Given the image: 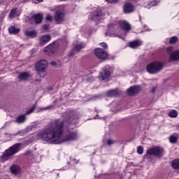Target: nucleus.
Returning a JSON list of instances; mask_svg holds the SVG:
<instances>
[{"instance_id":"obj_1","label":"nucleus","mask_w":179,"mask_h":179,"mask_svg":"<svg viewBox=\"0 0 179 179\" xmlns=\"http://www.w3.org/2000/svg\"><path fill=\"white\" fill-rule=\"evenodd\" d=\"M64 121L61 120H53L45 129L34 133L33 138L24 141V145L31 143L34 139H41L50 145H59L64 142H72L79 139L80 135L76 131H69L64 136Z\"/></svg>"},{"instance_id":"obj_2","label":"nucleus","mask_w":179,"mask_h":179,"mask_svg":"<svg viewBox=\"0 0 179 179\" xmlns=\"http://www.w3.org/2000/svg\"><path fill=\"white\" fill-rule=\"evenodd\" d=\"M20 146H22V143H16L6 150L3 155H0V163L8 162V160L10 159L11 156L16 155V153L20 150Z\"/></svg>"},{"instance_id":"obj_3","label":"nucleus","mask_w":179,"mask_h":179,"mask_svg":"<svg viewBox=\"0 0 179 179\" xmlns=\"http://www.w3.org/2000/svg\"><path fill=\"white\" fill-rule=\"evenodd\" d=\"M163 152H164V150L162 147H155L148 149L146 155H145V158L149 159L152 155L160 157V156H163Z\"/></svg>"},{"instance_id":"obj_4","label":"nucleus","mask_w":179,"mask_h":179,"mask_svg":"<svg viewBox=\"0 0 179 179\" xmlns=\"http://www.w3.org/2000/svg\"><path fill=\"white\" fill-rule=\"evenodd\" d=\"M163 69V64L162 62H155L147 66V71L149 73H157Z\"/></svg>"},{"instance_id":"obj_5","label":"nucleus","mask_w":179,"mask_h":179,"mask_svg":"<svg viewBox=\"0 0 179 179\" xmlns=\"http://www.w3.org/2000/svg\"><path fill=\"white\" fill-rule=\"evenodd\" d=\"M48 66V62L47 60H41L35 66L36 69L38 72H45Z\"/></svg>"},{"instance_id":"obj_6","label":"nucleus","mask_w":179,"mask_h":179,"mask_svg":"<svg viewBox=\"0 0 179 179\" xmlns=\"http://www.w3.org/2000/svg\"><path fill=\"white\" fill-rule=\"evenodd\" d=\"M110 66H106L103 69V71L99 73V80H106L110 78Z\"/></svg>"},{"instance_id":"obj_7","label":"nucleus","mask_w":179,"mask_h":179,"mask_svg":"<svg viewBox=\"0 0 179 179\" xmlns=\"http://www.w3.org/2000/svg\"><path fill=\"white\" fill-rule=\"evenodd\" d=\"M35 108H36V106H33L29 110H27V112L25 115H22L18 116L15 120L17 124H23V122H25L27 118V117H26V115H29V114H31V113H33L34 111Z\"/></svg>"},{"instance_id":"obj_8","label":"nucleus","mask_w":179,"mask_h":179,"mask_svg":"<svg viewBox=\"0 0 179 179\" xmlns=\"http://www.w3.org/2000/svg\"><path fill=\"white\" fill-rule=\"evenodd\" d=\"M54 17L56 23L59 24L65 20V12L64 10H57L55 12Z\"/></svg>"},{"instance_id":"obj_9","label":"nucleus","mask_w":179,"mask_h":179,"mask_svg":"<svg viewBox=\"0 0 179 179\" xmlns=\"http://www.w3.org/2000/svg\"><path fill=\"white\" fill-rule=\"evenodd\" d=\"M104 17V13L101 9H97L94 12L93 16L92 17V20L94 22H100Z\"/></svg>"},{"instance_id":"obj_10","label":"nucleus","mask_w":179,"mask_h":179,"mask_svg":"<svg viewBox=\"0 0 179 179\" xmlns=\"http://www.w3.org/2000/svg\"><path fill=\"white\" fill-rule=\"evenodd\" d=\"M95 55L99 59H107V57H108L107 52L101 48L95 49Z\"/></svg>"},{"instance_id":"obj_11","label":"nucleus","mask_w":179,"mask_h":179,"mask_svg":"<svg viewBox=\"0 0 179 179\" xmlns=\"http://www.w3.org/2000/svg\"><path fill=\"white\" fill-rule=\"evenodd\" d=\"M10 173L13 176H19L22 174V168L19 165L13 164L10 167Z\"/></svg>"},{"instance_id":"obj_12","label":"nucleus","mask_w":179,"mask_h":179,"mask_svg":"<svg viewBox=\"0 0 179 179\" xmlns=\"http://www.w3.org/2000/svg\"><path fill=\"white\" fill-rule=\"evenodd\" d=\"M141 92V86H132L127 90V94L129 96H134V94H138Z\"/></svg>"},{"instance_id":"obj_13","label":"nucleus","mask_w":179,"mask_h":179,"mask_svg":"<svg viewBox=\"0 0 179 179\" xmlns=\"http://www.w3.org/2000/svg\"><path fill=\"white\" fill-rule=\"evenodd\" d=\"M55 48H57V45H55V43H53L45 48L44 51L48 55H51V54H54Z\"/></svg>"},{"instance_id":"obj_14","label":"nucleus","mask_w":179,"mask_h":179,"mask_svg":"<svg viewBox=\"0 0 179 179\" xmlns=\"http://www.w3.org/2000/svg\"><path fill=\"white\" fill-rule=\"evenodd\" d=\"M86 44L85 43H81L75 45L74 49L72 50L71 52L69 55V57H72L75 55V53L80 51L83 48H85Z\"/></svg>"},{"instance_id":"obj_15","label":"nucleus","mask_w":179,"mask_h":179,"mask_svg":"<svg viewBox=\"0 0 179 179\" xmlns=\"http://www.w3.org/2000/svg\"><path fill=\"white\" fill-rule=\"evenodd\" d=\"M135 10V7L131 3H127L123 7V12L124 13H132Z\"/></svg>"},{"instance_id":"obj_16","label":"nucleus","mask_w":179,"mask_h":179,"mask_svg":"<svg viewBox=\"0 0 179 179\" xmlns=\"http://www.w3.org/2000/svg\"><path fill=\"white\" fill-rule=\"evenodd\" d=\"M50 41H51V36L49 34L43 35L39 39L40 44H42L43 45L47 44V43Z\"/></svg>"},{"instance_id":"obj_17","label":"nucleus","mask_w":179,"mask_h":179,"mask_svg":"<svg viewBox=\"0 0 179 179\" xmlns=\"http://www.w3.org/2000/svg\"><path fill=\"white\" fill-rule=\"evenodd\" d=\"M119 24L121 29H122L125 31H129V30H131V25L127 21H120L119 22Z\"/></svg>"},{"instance_id":"obj_18","label":"nucleus","mask_w":179,"mask_h":179,"mask_svg":"<svg viewBox=\"0 0 179 179\" xmlns=\"http://www.w3.org/2000/svg\"><path fill=\"white\" fill-rule=\"evenodd\" d=\"M143 44V42L141 40H135L131 42H129V45L130 48H138V47H141Z\"/></svg>"},{"instance_id":"obj_19","label":"nucleus","mask_w":179,"mask_h":179,"mask_svg":"<svg viewBox=\"0 0 179 179\" xmlns=\"http://www.w3.org/2000/svg\"><path fill=\"white\" fill-rule=\"evenodd\" d=\"M120 94H121V92L119 91L118 89L111 90L106 92L108 97H115V96H120Z\"/></svg>"},{"instance_id":"obj_20","label":"nucleus","mask_w":179,"mask_h":179,"mask_svg":"<svg viewBox=\"0 0 179 179\" xmlns=\"http://www.w3.org/2000/svg\"><path fill=\"white\" fill-rule=\"evenodd\" d=\"M169 61H179V50L170 53Z\"/></svg>"},{"instance_id":"obj_21","label":"nucleus","mask_w":179,"mask_h":179,"mask_svg":"<svg viewBox=\"0 0 179 179\" xmlns=\"http://www.w3.org/2000/svg\"><path fill=\"white\" fill-rule=\"evenodd\" d=\"M29 78H30V74H29V73H27V72H22L18 75V79L21 82L27 80L29 79Z\"/></svg>"},{"instance_id":"obj_22","label":"nucleus","mask_w":179,"mask_h":179,"mask_svg":"<svg viewBox=\"0 0 179 179\" xmlns=\"http://www.w3.org/2000/svg\"><path fill=\"white\" fill-rule=\"evenodd\" d=\"M31 129H33V127H28L18 131L17 134H15V136L20 135V136H24V135H27V134H29V132H30V131H31Z\"/></svg>"},{"instance_id":"obj_23","label":"nucleus","mask_w":179,"mask_h":179,"mask_svg":"<svg viewBox=\"0 0 179 179\" xmlns=\"http://www.w3.org/2000/svg\"><path fill=\"white\" fill-rule=\"evenodd\" d=\"M24 34L27 37H29L30 38L37 37V31H25Z\"/></svg>"},{"instance_id":"obj_24","label":"nucleus","mask_w":179,"mask_h":179,"mask_svg":"<svg viewBox=\"0 0 179 179\" xmlns=\"http://www.w3.org/2000/svg\"><path fill=\"white\" fill-rule=\"evenodd\" d=\"M33 17L36 24H38L43 22V15L41 14H36Z\"/></svg>"},{"instance_id":"obj_25","label":"nucleus","mask_w":179,"mask_h":179,"mask_svg":"<svg viewBox=\"0 0 179 179\" xmlns=\"http://www.w3.org/2000/svg\"><path fill=\"white\" fill-rule=\"evenodd\" d=\"M8 31L10 34H19V31H20V29L19 28H16L15 26H12L8 29Z\"/></svg>"},{"instance_id":"obj_26","label":"nucleus","mask_w":179,"mask_h":179,"mask_svg":"<svg viewBox=\"0 0 179 179\" xmlns=\"http://www.w3.org/2000/svg\"><path fill=\"white\" fill-rule=\"evenodd\" d=\"M19 15H20V13H17V9L14 8L10 10V14H9V17H10V18L16 17L19 16Z\"/></svg>"},{"instance_id":"obj_27","label":"nucleus","mask_w":179,"mask_h":179,"mask_svg":"<svg viewBox=\"0 0 179 179\" xmlns=\"http://www.w3.org/2000/svg\"><path fill=\"white\" fill-rule=\"evenodd\" d=\"M169 116L171 118H177L178 116V112H177V110H172L169 113Z\"/></svg>"},{"instance_id":"obj_28","label":"nucleus","mask_w":179,"mask_h":179,"mask_svg":"<svg viewBox=\"0 0 179 179\" xmlns=\"http://www.w3.org/2000/svg\"><path fill=\"white\" fill-rule=\"evenodd\" d=\"M157 1H152L148 3H147V5L145 6V8H147L148 9H150L151 8H153V6H157Z\"/></svg>"},{"instance_id":"obj_29","label":"nucleus","mask_w":179,"mask_h":179,"mask_svg":"<svg viewBox=\"0 0 179 179\" xmlns=\"http://www.w3.org/2000/svg\"><path fill=\"white\" fill-rule=\"evenodd\" d=\"M172 167L175 169H179V159H174L172 161Z\"/></svg>"},{"instance_id":"obj_30","label":"nucleus","mask_w":179,"mask_h":179,"mask_svg":"<svg viewBox=\"0 0 179 179\" xmlns=\"http://www.w3.org/2000/svg\"><path fill=\"white\" fill-rule=\"evenodd\" d=\"M177 140H178L177 137L174 136L173 135L169 137V141H170L171 143H176Z\"/></svg>"},{"instance_id":"obj_31","label":"nucleus","mask_w":179,"mask_h":179,"mask_svg":"<svg viewBox=\"0 0 179 179\" xmlns=\"http://www.w3.org/2000/svg\"><path fill=\"white\" fill-rule=\"evenodd\" d=\"M178 40V38H177V36H173L170 38L169 43L170 44H174L175 43H177Z\"/></svg>"},{"instance_id":"obj_32","label":"nucleus","mask_w":179,"mask_h":179,"mask_svg":"<svg viewBox=\"0 0 179 179\" xmlns=\"http://www.w3.org/2000/svg\"><path fill=\"white\" fill-rule=\"evenodd\" d=\"M108 29H109L110 31H115L117 27H116V25L110 24L108 25Z\"/></svg>"},{"instance_id":"obj_33","label":"nucleus","mask_w":179,"mask_h":179,"mask_svg":"<svg viewBox=\"0 0 179 179\" xmlns=\"http://www.w3.org/2000/svg\"><path fill=\"white\" fill-rule=\"evenodd\" d=\"M137 153H138V155H142L143 153V147L138 146L137 148Z\"/></svg>"},{"instance_id":"obj_34","label":"nucleus","mask_w":179,"mask_h":179,"mask_svg":"<svg viewBox=\"0 0 179 179\" xmlns=\"http://www.w3.org/2000/svg\"><path fill=\"white\" fill-rule=\"evenodd\" d=\"M71 159V164H78L79 163V160L76 159V158H70Z\"/></svg>"},{"instance_id":"obj_35","label":"nucleus","mask_w":179,"mask_h":179,"mask_svg":"<svg viewBox=\"0 0 179 179\" xmlns=\"http://www.w3.org/2000/svg\"><path fill=\"white\" fill-rule=\"evenodd\" d=\"M5 136H6V138H8L7 139V141H9V139H10V138H13V136H16V134H6Z\"/></svg>"},{"instance_id":"obj_36","label":"nucleus","mask_w":179,"mask_h":179,"mask_svg":"<svg viewBox=\"0 0 179 179\" xmlns=\"http://www.w3.org/2000/svg\"><path fill=\"white\" fill-rule=\"evenodd\" d=\"M46 20H48V22H52V17L51 16V15L48 14L46 15Z\"/></svg>"},{"instance_id":"obj_37","label":"nucleus","mask_w":179,"mask_h":179,"mask_svg":"<svg viewBox=\"0 0 179 179\" xmlns=\"http://www.w3.org/2000/svg\"><path fill=\"white\" fill-rule=\"evenodd\" d=\"M109 36L110 37H119V38H121V36L114 33L110 34Z\"/></svg>"},{"instance_id":"obj_38","label":"nucleus","mask_w":179,"mask_h":179,"mask_svg":"<svg viewBox=\"0 0 179 179\" xmlns=\"http://www.w3.org/2000/svg\"><path fill=\"white\" fill-rule=\"evenodd\" d=\"M166 51H167V52H169V54H170V53L171 54V52H173V47H171V46L168 47L166 49Z\"/></svg>"},{"instance_id":"obj_39","label":"nucleus","mask_w":179,"mask_h":179,"mask_svg":"<svg viewBox=\"0 0 179 179\" xmlns=\"http://www.w3.org/2000/svg\"><path fill=\"white\" fill-rule=\"evenodd\" d=\"M114 144V141L111 139H109L107 141V145H108V146H111V145Z\"/></svg>"},{"instance_id":"obj_40","label":"nucleus","mask_w":179,"mask_h":179,"mask_svg":"<svg viewBox=\"0 0 179 179\" xmlns=\"http://www.w3.org/2000/svg\"><path fill=\"white\" fill-rule=\"evenodd\" d=\"M100 45H101V47H103V48H108V47L107 45V43H101Z\"/></svg>"},{"instance_id":"obj_41","label":"nucleus","mask_w":179,"mask_h":179,"mask_svg":"<svg viewBox=\"0 0 179 179\" xmlns=\"http://www.w3.org/2000/svg\"><path fill=\"white\" fill-rule=\"evenodd\" d=\"M48 29H50V24H45V25L43 26V29H44V30L47 31V30H48Z\"/></svg>"},{"instance_id":"obj_42","label":"nucleus","mask_w":179,"mask_h":179,"mask_svg":"<svg viewBox=\"0 0 179 179\" xmlns=\"http://www.w3.org/2000/svg\"><path fill=\"white\" fill-rule=\"evenodd\" d=\"M52 106H47V107H45V108H43L42 110H50V108H52Z\"/></svg>"},{"instance_id":"obj_43","label":"nucleus","mask_w":179,"mask_h":179,"mask_svg":"<svg viewBox=\"0 0 179 179\" xmlns=\"http://www.w3.org/2000/svg\"><path fill=\"white\" fill-rule=\"evenodd\" d=\"M156 92V87H153L152 90H151V93H155Z\"/></svg>"},{"instance_id":"obj_44","label":"nucleus","mask_w":179,"mask_h":179,"mask_svg":"<svg viewBox=\"0 0 179 179\" xmlns=\"http://www.w3.org/2000/svg\"><path fill=\"white\" fill-rule=\"evenodd\" d=\"M99 117V115H96V117H94V120H101V117Z\"/></svg>"},{"instance_id":"obj_45","label":"nucleus","mask_w":179,"mask_h":179,"mask_svg":"<svg viewBox=\"0 0 179 179\" xmlns=\"http://www.w3.org/2000/svg\"><path fill=\"white\" fill-rule=\"evenodd\" d=\"M92 33H96V29H93L91 30V32H90V34H92Z\"/></svg>"},{"instance_id":"obj_46","label":"nucleus","mask_w":179,"mask_h":179,"mask_svg":"<svg viewBox=\"0 0 179 179\" xmlns=\"http://www.w3.org/2000/svg\"><path fill=\"white\" fill-rule=\"evenodd\" d=\"M73 120V117H69V119L68 120L69 124H71V121H72Z\"/></svg>"},{"instance_id":"obj_47","label":"nucleus","mask_w":179,"mask_h":179,"mask_svg":"<svg viewBox=\"0 0 179 179\" xmlns=\"http://www.w3.org/2000/svg\"><path fill=\"white\" fill-rule=\"evenodd\" d=\"M49 10H50V12H54V10H55V8H50Z\"/></svg>"},{"instance_id":"obj_48","label":"nucleus","mask_w":179,"mask_h":179,"mask_svg":"<svg viewBox=\"0 0 179 179\" xmlns=\"http://www.w3.org/2000/svg\"><path fill=\"white\" fill-rule=\"evenodd\" d=\"M51 65L55 66V65H57V62H51Z\"/></svg>"},{"instance_id":"obj_49","label":"nucleus","mask_w":179,"mask_h":179,"mask_svg":"<svg viewBox=\"0 0 179 179\" xmlns=\"http://www.w3.org/2000/svg\"><path fill=\"white\" fill-rule=\"evenodd\" d=\"M73 114V112H71V113L69 114V117L72 116Z\"/></svg>"},{"instance_id":"obj_50","label":"nucleus","mask_w":179,"mask_h":179,"mask_svg":"<svg viewBox=\"0 0 179 179\" xmlns=\"http://www.w3.org/2000/svg\"><path fill=\"white\" fill-rule=\"evenodd\" d=\"M30 153H31V151H28L26 152V155H30Z\"/></svg>"},{"instance_id":"obj_51","label":"nucleus","mask_w":179,"mask_h":179,"mask_svg":"<svg viewBox=\"0 0 179 179\" xmlns=\"http://www.w3.org/2000/svg\"><path fill=\"white\" fill-rule=\"evenodd\" d=\"M105 36H106V37H107V36H108V32H106V33L105 34Z\"/></svg>"},{"instance_id":"obj_52","label":"nucleus","mask_w":179,"mask_h":179,"mask_svg":"<svg viewBox=\"0 0 179 179\" xmlns=\"http://www.w3.org/2000/svg\"><path fill=\"white\" fill-rule=\"evenodd\" d=\"M108 3H111V1H108V0H106Z\"/></svg>"},{"instance_id":"obj_53","label":"nucleus","mask_w":179,"mask_h":179,"mask_svg":"<svg viewBox=\"0 0 179 179\" xmlns=\"http://www.w3.org/2000/svg\"><path fill=\"white\" fill-rule=\"evenodd\" d=\"M37 1H38L39 2H43V1L44 0H37Z\"/></svg>"},{"instance_id":"obj_54","label":"nucleus","mask_w":179,"mask_h":179,"mask_svg":"<svg viewBox=\"0 0 179 179\" xmlns=\"http://www.w3.org/2000/svg\"><path fill=\"white\" fill-rule=\"evenodd\" d=\"M113 1H115V2H117V1H120V0H113Z\"/></svg>"},{"instance_id":"obj_55","label":"nucleus","mask_w":179,"mask_h":179,"mask_svg":"<svg viewBox=\"0 0 179 179\" xmlns=\"http://www.w3.org/2000/svg\"><path fill=\"white\" fill-rule=\"evenodd\" d=\"M60 1H67V0H60Z\"/></svg>"},{"instance_id":"obj_56","label":"nucleus","mask_w":179,"mask_h":179,"mask_svg":"<svg viewBox=\"0 0 179 179\" xmlns=\"http://www.w3.org/2000/svg\"><path fill=\"white\" fill-rule=\"evenodd\" d=\"M63 170H66V169H63Z\"/></svg>"}]
</instances>
